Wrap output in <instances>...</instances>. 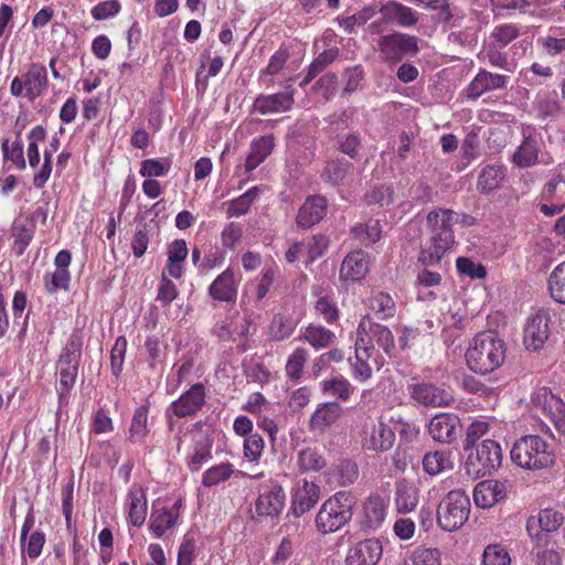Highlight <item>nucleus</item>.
<instances>
[{
    "label": "nucleus",
    "instance_id": "1",
    "mask_svg": "<svg viewBox=\"0 0 565 565\" xmlns=\"http://www.w3.org/2000/svg\"><path fill=\"white\" fill-rule=\"evenodd\" d=\"M505 352V343L497 333L483 331L469 341L465 359L469 370L478 374H488L503 364Z\"/></svg>",
    "mask_w": 565,
    "mask_h": 565
},
{
    "label": "nucleus",
    "instance_id": "2",
    "mask_svg": "<svg viewBox=\"0 0 565 565\" xmlns=\"http://www.w3.org/2000/svg\"><path fill=\"white\" fill-rule=\"evenodd\" d=\"M455 212L448 209L433 211L427 216L433 236L422 248L419 262L424 265H435L440 262L455 243L451 230Z\"/></svg>",
    "mask_w": 565,
    "mask_h": 565
},
{
    "label": "nucleus",
    "instance_id": "3",
    "mask_svg": "<svg viewBox=\"0 0 565 565\" xmlns=\"http://www.w3.org/2000/svg\"><path fill=\"white\" fill-rule=\"evenodd\" d=\"M214 427L206 422L189 426L181 435L175 436L178 450L185 448V460L190 470L198 471L212 458Z\"/></svg>",
    "mask_w": 565,
    "mask_h": 565
},
{
    "label": "nucleus",
    "instance_id": "4",
    "mask_svg": "<svg viewBox=\"0 0 565 565\" xmlns=\"http://www.w3.org/2000/svg\"><path fill=\"white\" fill-rule=\"evenodd\" d=\"M511 459L520 468L535 471L553 467L556 456L545 439L537 435H525L515 440Z\"/></svg>",
    "mask_w": 565,
    "mask_h": 565
},
{
    "label": "nucleus",
    "instance_id": "5",
    "mask_svg": "<svg viewBox=\"0 0 565 565\" xmlns=\"http://www.w3.org/2000/svg\"><path fill=\"white\" fill-rule=\"evenodd\" d=\"M355 498L350 491H338L328 498L316 515V529L321 534H330L342 529L353 515Z\"/></svg>",
    "mask_w": 565,
    "mask_h": 565
},
{
    "label": "nucleus",
    "instance_id": "6",
    "mask_svg": "<svg viewBox=\"0 0 565 565\" xmlns=\"http://www.w3.org/2000/svg\"><path fill=\"white\" fill-rule=\"evenodd\" d=\"M470 499L462 490L449 491L437 507V523L447 532L459 530L469 519Z\"/></svg>",
    "mask_w": 565,
    "mask_h": 565
},
{
    "label": "nucleus",
    "instance_id": "7",
    "mask_svg": "<svg viewBox=\"0 0 565 565\" xmlns=\"http://www.w3.org/2000/svg\"><path fill=\"white\" fill-rule=\"evenodd\" d=\"M502 461V450L499 443L484 439L475 446L466 460V472L475 478H482L497 470Z\"/></svg>",
    "mask_w": 565,
    "mask_h": 565
},
{
    "label": "nucleus",
    "instance_id": "8",
    "mask_svg": "<svg viewBox=\"0 0 565 565\" xmlns=\"http://www.w3.org/2000/svg\"><path fill=\"white\" fill-rule=\"evenodd\" d=\"M205 403V388L202 384H193L178 399L173 401L166 411L169 428L174 429V417L182 418L195 415Z\"/></svg>",
    "mask_w": 565,
    "mask_h": 565
},
{
    "label": "nucleus",
    "instance_id": "9",
    "mask_svg": "<svg viewBox=\"0 0 565 565\" xmlns=\"http://www.w3.org/2000/svg\"><path fill=\"white\" fill-rule=\"evenodd\" d=\"M356 338H362L365 345L372 348V353L374 351V344L381 348L390 358L394 356L396 353L392 331L385 326L373 322L369 316L361 319L356 330Z\"/></svg>",
    "mask_w": 565,
    "mask_h": 565
},
{
    "label": "nucleus",
    "instance_id": "10",
    "mask_svg": "<svg viewBox=\"0 0 565 565\" xmlns=\"http://www.w3.org/2000/svg\"><path fill=\"white\" fill-rule=\"evenodd\" d=\"M47 85V74L43 65L32 64L23 77H14L10 93L14 97L26 96L33 100L40 97Z\"/></svg>",
    "mask_w": 565,
    "mask_h": 565
},
{
    "label": "nucleus",
    "instance_id": "11",
    "mask_svg": "<svg viewBox=\"0 0 565 565\" xmlns=\"http://www.w3.org/2000/svg\"><path fill=\"white\" fill-rule=\"evenodd\" d=\"M532 403L551 418L559 434L565 435V404L558 396L547 387H540L533 393Z\"/></svg>",
    "mask_w": 565,
    "mask_h": 565
},
{
    "label": "nucleus",
    "instance_id": "12",
    "mask_svg": "<svg viewBox=\"0 0 565 565\" xmlns=\"http://www.w3.org/2000/svg\"><path fill=\"white\" fill-rule=\"evenodd\" d=\"M550 317L544 311L531 313L523 327V344L527 351H539L548 339Z\"/></svg>",
    "mask_w": 565,
    "mask_h": 565
},
{
    "label": "nucleus",
    "instance_id": "13",
    "mask_svg": "<svg viewBox=\"0 0 565 565\" xmlns=\"http://www.w3.org/2000/svg\"><path fill=\"white\" fill-rule=\"evenodd\" d=\"M286 493L277 482L262 487L255 501V512L262 518L278 516L285 508Z\"/></svg>",
    "mask_w": 565,
    "mask_h": 565
},
{
    "label": "nucleus",
    "instance_id": "14",
    "mask_svg": "<svg viewBox=\"0 0 565 565\" xmlns=\"http://www.w3.org/2000/svg\"><path fill=\"white\" fill-rule=\"evenodd\" d=\"M319 499V486L307 479H301L291 489L289 512L299 518L310 511Z\"/></svg>",
    "mask_w": 565,
    "mask_h": 565
},
{
    "label": "nucleus",
    "instance_id": "15",
    "mask_svg": "<svg viewBox=\"0 0 565 565\" xmlns=\"http://www.w3.org/2000/svg\"><path fill=\"white\" fill-rule=\"evenodd\" d=\"M183 505L182 499H178L171 507L153 504L149 519V530L157 539L162 537L177 525Z\"/></svg>",
    "mask_w": 565,
    "mask_h": 565
},
{
    "label": "nucleus",
    "instance_id": "16",
    "mask_svg": "<svg viewBox=\"0 0 565 565\" xmlns=\"http://www.w3.org/2000/svg\"><path fill=\"white\" fill-rule=\"evenodd\" d=\"M395 440L392 428L382 420L365 422L362 434V445L372 451H386Z\"/></svg>",
    "mask_w": 565,
    "mask_h": 565
},
{
    "label": "nucleus",
    "instance_id": "17",
    "mask_svg": "<svg viewBox=\"0 0 565 565\" xmlns=\"http://www.w3.org/2000/svg\"><path fill=\"white\" fill-rule=\"evenodd\" d=\"M379 46L382 57L390 62H397L405 55L418 51L416 38L402 33L383 36Z\"/></svg>",
    "mask_w": 565,
    "mask_h": 565
},
{
    "label": "nucleus",
    "instance_id": "18",
    "mask_svg": "<svg viewBox=\"0 0 565 565\" xmlns=\"http://www.w3.org/2000/svg\"><path fill=\"white\" fill-rule=\"evenodd\" d=\"M382 554L383 545L379 539H365L349 547L345 565H376Z\"/></svg>",
    "mask_w": 565,
    "mask_h": 565
},
{
    "label": "nucleus",
    "instance_id": "19",
    "mask_svg": "<svg viewBox=\"0 0 565 565\" xmlns=\"http://www.w3.org/2000/svg\"><path fill=\"white\" fill-rule=\"evenodd\" d=\"M388 509V499L380 494L370 495L362 505L361 526L365 531H376L384 523Z\"/></svg>",
    "mask_w": 565,
    "mask_h": 565
},
{
    "label": "nucleus",
    "instance_id": "20",
    "mask_svg": "<svg viewBox=\"0 0 565 565\" xmlns=\"http://www.w3.org/2000/svg\"><path fill=\"white\" fill-rule=\"evenodd\" d=\"M412 398L424 406L445 407L454 402L450 392L430 383H417L411 387Z\"/></svg>",
    "mask_w": 565,
    "mask_h": 565
},
{
    "label": "nucleus",
    "instance_id": "21",
    "mask_svg": "<svg viewBox=\"0 0 565 565\" xmlns=\"http://www.w3.org/2000/svg\"><path fill=\"white\" fill-rule=\"evenodd\" d=\"M460 422L458 416L449 413H440L435 415L428 424V434L438 441L450 444L459 433Z\"/></svg>",
    "mask_w": 565,
    "mask_h": 565
},
{
    "label": "nucleus",
    "instance_id": "22",
    "mask_svg": "<svg viewBox=\"0 0 565 565\" xmlns=\"http://www.w3.org/2000/svg\"><path fill=\"white\" fill-rule=\"evenodd\" d=\"M239 280L234 271L227 268L210 285V297L215 301L234 302L237 298Z\"/></svg>",
    "mask_w": 565,
    "mask_h": 565
},
{
    "label": "nucleus",
    "instance_id": "23",
    "mask_svg": "<svg viewBox=\"0 0 565 565\" xmlns=\"http://www.w3.org/2000/svg\"><path fill=\"white\" fill-rule=\"evenodd\" d=\"M370 271V260L362 250H355L348 254L340 267V279L343 281H360L366 277Z\"/></svg>",
    "mask_w": 565,
    "mask_h": 565
},
{
    "label": "nucleus",
    "instance_id": "24",
    "mask_svg": "<svg viewBox=\"0 0 565 565\" xmlns=\"http://www.w3.org/2000/svg\"><path fill=\"white\" fill-rule=\"evenodd\" d=\"M541 149V140L536 137L529 136L524 138L522 143L518 147L515 152L512 154V162L520 168L532 167L536 163L548 164L551 162L550 157L540 159L539 153Z\"/></svg>",
    "mask_w": 565,
    "mask_h": 565
},
{
    "label": "nucleus",
    "instance_id": "25",
    "mask_svg": "<svg viewBox=\"0 0 565 565\" xmlns=\"http://www.w3.org/2000/svg\"><path fill=\"white\" fill-rule=\"evenodd\" d=\"M294 105V92H285L260 95L255 99L254 107L262 115L285 113L291 109Z\"/></svg>",
    "mask_w": 565,
    "mask_h": 565
},
{
    "label": "nucleus",
    "instance_id": "26",
    "mask_svg": "<svg viewBox=\"0 0 565 565\" xmlns=\"http://www.w3.org/2000/svg\"><path fill=\"white\" fill-rule=\"evenodd\" d=\"M507 495V486L498 480H486L478 483L473 491V499L477 507L487 509Z\"/></svg>",
    "mask_w": 565,
    "mask_h": 565
},
{
    "label": "nucleus",
    "instance_id": "27",
    "mask_svg": "<svg viewBox=\"0 0 565 565\" xmlns=\"http://www.w3.org/2000/svg\"><path fill=\"white\" fill-rule=\"evenodd\" d=\"M343 409L335 402H326L317 406L310 417L309 427L312 431H326L342 416Z\"/></svg>",
    "mask_w": 565,
    "mask_h": 565
},
{
    "label": "nucleus",
    "instance_id": "28",
    "mask_svg": "<svg viewBox=\"0 0 565 565\" xmlns=\"http://www.w3.org/2000/svg\"><path fill=\"white\" fill-rule=\"evenodd\" d=\"M507 84V76L480 71L469 84L467 94L469 98L476 99L487 92L502 89Z\"/></svg>",
    "mask_w": 565,
    "mask_h": 565
},
{
    "label": "nucleus",
    "instance_id": "29",
    "mask_svg": "<svg viewBox=\"0 0 565 565\" xmlns=\"http://www.w3.org/2000/svg\"><path fill=\"white\" fill-rule=\"evenodd\" d=\"M274 279V269L270 267L264 269L256 281L246 287L242 297V306L256 307L268 294Z\"/></svg>",
    "mask_w": 565,
    "mask_h": 565
},
{
    "label": "nucleus",
    "instance_id": "30",
    "mask_svg": "<svg viewBox=\"0 0 565 565\" xmlns=\"http://www.w3.org/2000/svg\"><path fill=\"white\" fill-rule=\"evenodd\" d=\"M326 210L327 201L323 196H309L299 210L297 224L302 227H310L323 218Z\"/></svg>",
    "mask_w": 565,
    "mask_h": 565
},
{
    "label": "nucleus",
    "instance_id": "31",
    "mask_svg": "<svg viewBox=\"0 0 565 565\" xmlns=\"http://www.w3.org/2000/svg\"><path fill=\"white\" fill-rule=\"evenodd\" d=\"M323 451L317 447H305L297 451L296 466L301 473L319 472L327 467Z\"/></svg>",
    "mask_w": 565,
    "mask_h": 565
},
{
    "label": "nucleus",
    "instance_id": "32",
    "mask_svg": "<svg viewBox=\"0 0 565 565\" xmlns=\"http://www.w3.org/2000/svg\"><path fill=\"white\" fill-rule=\"evenodd\" d=\"M418 501L419 489L414 482L403 479L396 483L395 507L398 513L412 512L417 507Z\"/></svg>",
    "mask_w": 565,
    "mask_h": 565
},
{
    "label": "nucleus",
    "instance_id": "33",
    "mask_svg": "<svg viewBox=\"0 0 565 565\" xmlns=\"http://www.w3.org/2000/svg\"><path fill=\"white\" fill-rule=\"evenodd\" d=\"M362 338L355 340V356L350 360L353 377L360 382H365L372 376V367L369 359L372 356L371 347L365 345Z\"/></svg>",
    "mask_w": 565,
    "mask_h": 565
},
{
    "label": "nucleus",
    "instance_id": "34",
    "mask_svg": "<svg viewBox=\"0 0 565 565\" xmlns=\"http://www.w3.org/2000/svg\"><path fill=\"white\" fill-rule=\"evenodd\" d=\"M129 521L135 526H141L147 516V500L142 488L132 484L127 495Z\"/></svg>",
    "mask_w": 565,
    "mask_h": 565
},
{
    "label": "nucleus",
    "instance_id": "35",
    "mask_svg": "<svg viewBox=\"0 0 565 565\" xmlns=\"http://www.w3.org/2000/svg\"><path fill=\"white\" fill-rule=\"evenodd\" d=\"M275 142L273 136H262L250 143L245 161L246 171L255 170L271 153Z\"/></svg>",
    "mask_w": 565,
    "mask_h": 565
},
{
    "label": "nucleus",
    "instance_id": "36",
    "mask_svg": "<svg viewBox=\"0 0 565 565\" xmlns=\"http://www.w3.org/2000/svg\"><path fill=\"white\" fill-rule=\"evenodd\" d=\"M359 478V467L351 460H343L328 473L327 482L334 487H348Z\"/></svg>",
    "mask_w": 565,
    "mask_h": 565
},
{
    "label": "nucleus",
    "instance_id": "37",
    "mask_svg": "<svg viewBox=\"0 0 565 565\" xmlns=\"http://www.w3.org/2000/svg\"><path fill=\"white\" fill-rule=\"evenodd\" d=\"M381 13L387 21L396 22L405 28L417 22V14L412 8L395 1H391L383 6Z\"/></svg>",
    "mask_w": 565,
    "mask_h": 565
},
{
    "label": "nucleus",
    "instance_id": "38",
    "mask_svg": "<svg viewBox=\"0 0 565 565\" xmlns=\"http://www.w3.org/2000/svg\"><path fill=\"white\" fill-rule=\"evenodd\" d=\"M56 373L58 375L56 393L58 396V406L62 407L67 405L70 402V393L76 382L78 367L56 364Z\"/></svg>",
    "mask_w": 565,
    "mask_h": 565
},
{
    "label": "nucleus",
    "instance_id": "39",
    "mask_svg": "<svg viewBox=\"0 0 565 565\" xmlns=\"http://www.w3.org/2000/svg\"><path fill=\"white\" fill-rule=\"evenodd\" d=\"M423 468L429 476H437L454 468L450 451L436 450L427 452L423 458Z\"/></svg>",
    "mask_w": 565,
    "mask_h": 565
},
{
    "label": "nucleus",
    "instance_id": "40",
    "mask_svg": "<svg viewBox=\"0 0 565 565\" xmlns=\"http://www.w3.org/2000/svg\"><path fill=\"white\" fill-rule=\"evenodd\" d=\"M563 515L553 510L544 509L537 516H532L527 520V531L532 534L535 526H539L543 532L551 533L556 531L563 523Z\"/></svg>",
    "mask_w": 565,
    "mask_h": 565
},
{
    "label": "nucleus",
    "instance_id": "41",
    "mask_svg": "<svg viewBox=\"0 0 565 565\" xmlns=\"http://www.w3.org/2000/svg\"><path fill=\"white\" fill-rule=\"evenodd\" d=\"M300 338L319 350L331 345L335 340V334L322 326L309 324L301 330Z\"/></svg>",
    "mask_w": 565,
    "mask_h": 565
},
{
    "label": "nucleus",
    "instance_id": "42",
    "mask_svg": "<svg viewBox=\"0 0 565 565\" xmlns=\"http://www.w3.org/2000/svg\"><path fill=\"white\" fill-rule=\"evenodd\" d=\"M369 309L380 320L394 317L396 306L393 298L383 291H375L369 299Z\"/></svg>",
    "mask_w": 565,
    "mask_h": 565
},
{
    "label": "nucleus",
    "instance_id": "43",
    "mask_svg": "<svg viewBox=\"0 0 565 565\" xmlns=\"http://www.w3.org/2000/svg\"><path fill=\"white\" fill-rule=\"evenodd\" d=\"M46 137V129L38 125L33 127L28 134H26V162L32 169H36L40 166V143H42L45 140Z\"/></svg>",
    "mask_w": 565,
    "mask_h": 565
},
{
    "label": "nucleus",
    "instance_id": "44",
    "mask_svg": "<svg viewBox=\"0 0 565 565\" xmlns=\"http://www.w3.org/2000/svg\"><path fill=\"white\" fill-rule=\"evenodd\" d=\"M320 388L323 394L341 401H348L354 392L351 383L341 375L321 381Z\"/></svg>",
    "mask_w": 565,
    "mask_h": 565
},
{
    "label": "nucleus",
    "instance_id": "45",
    "mask_svg": "<svg viewBox=\"0 0 565 565\" xmlns=\"http://www.w3.org/2000/svg\"><path fill=\"white\" fill-rule=\"evenodd\" d=\"M148 412L145 405L136 408L129 427V440L134 444H141L148 436Z\"/></svg>",
    "mask_w": 565,
    "mask_h": 565
},
{
    "label": "nucleus",
    "instance_id": "46",
    "mask_svg": "<svg viewBox=\"0 0 565 565\" xmlns=\"http://www.w3.org/2000/svg\"><path fill=\"white\" fill-rule=\"evenodd\" d=\"M504 177L505 171L502 166H488L479 174L477 188L481 192H491L501 185Z\"/></svg>",
    "mask_w": 565,
    "mask_h": 565
},
{
    "label": "nucleus",
    "instance_id": "47",
    "mask_svg": "<svg viewBox=\"0 0 565 565\" xmlns=\"http://www.w3.org/2000/svg\"><path fill=\"white\" fill-rule=\"evenodd\" d=\"M258 194L259 189L257 186H254L246 191L241 196H238L237 199L224 203L225 205H227V217L231 218L245 215L249 211L250 205L254 203Z\"/></svg>",
    "mask_w": 565,
    "mask_h": 565
},
{
    "label": "nucleus",
    "instance_id": "48",
    "mask_svg": "<svg viewBox=\"0 0 565 565\" xmlns=\"http://www.w3.org/2000/svg\"><path fill=\"white\" fill-rule=\"evenodd\" d=\"M547 289L556 302L565 303V260L551 271L547 279Z\"/></svg>",
    "mask_w": 565,
    "mask_h": 565
},
{
    "label": "nucleus",
    "instance_id": "49",
    "mask_svg": "<svg viewBox=\"0 0 565 565\" xmlns=\"http://www.w3.org/2000/svg\"><path fill=\"white\" fill-rule=\"evenodd\" d=\"M235 470L230 462H222L206 469L202 476V484L206 488L215 487L227 481Z\"/></svg>",
    "mask_w": 565,
    "mask_h": 565
},
{
    "label": "nucleus",
    "instance_id": "50",
    "mask_svg": "<svg viewBox=\"0 0 565 565\" xmlns=\"http://www.w3.org/2000/svg\"><path fill=\"white\" fill-rule=\"evenodd\" d=\"M1 151L4 161H11L18 169L26 168V160L23 153V142L20 138L10 142L9 139L1 140Z\"/></svg>",
    "mask_w": 565,
    "mask_h": 565
},
{
    "label": "nucleus",
    "instance_id": "51",
    "mask_svg": "<svg viewBox=\"0 0 565 565\" xmlns=\"http://www.w3.org/2000/svg\"><path fill=\"white\" fill-rule=\"evenodd\" d=\"M82 356V341L76 335H71L63 348L56 364L78 367Z\"/></svg>",
    "mask_w": 565,
    "mask_h": 565
},
{
    "label": "nucleus",
    "instance_id": "52",
    "mask_svg": "<svg viewBox=\"0 0 565 565\" xmlns=\"http://www.w3.org/2000/svg\"><path fill=\"white\" fill-rule=\"evenodd\" d=\"M352 233L362 244L369 246L380 241L382 230L379 220H369L355 225Z\"/></svg>",
    "mask_w": 565,
    "mask_h": 565
},
{
    "label": "nucleus",
    "instance_id": "53",
    "mask_svg": "<svg viewBox=\"0 0 565 565\" xmlns=\"http://www.w3.org/2000/svg\"><path fill=\"white\" fill-rule=\"evenodd\" d=\"M441 553L438 548L419 546L415 548L405 565H440Z\"/></svg>",
    "mask_w": 565,
    "mask_h": 565
},
{
    "label": "nucleus",
    "instance_id": "54",
    "mask_svg": "<svg viewBox=\"0 0 565 565\" xmlns=\"http://www.w3.org/2000/svg\"><path fill=\"white\" fill-rule=\"evenodd\" d=\"M542 201H555L565 204V179L561 174L553 175L543 186Z\"/></svg>",
    "mask_w": 565,
    "mask_h": 565
},
{
    "label": "nucleus",
    "instance_id": "55",
    "mask_svg": "<svg viewBox=\"0 0 565 565\" xmlns=\"http://www.w3.org/2000/svg\"><path fill=\"white\" fill-rule=\"evenodd\" d=\"M171 168L169 159H146L140 163L139 173L146 179L164 177Z\"/></svg>",
    "mask_w": 565,
    "mask_h": 565
},
{
    "label": "nucleus",
    "instance_id": "56",
    "mask_svg": "<svg viewBox=\"0 0 565 565\" xmlns=\"http://www.w3.org/2000/svg\"><path fill=\"white\" fill-rule=\"evenodd\" d=\"M308 351L303 348H297L287 359L286 374L290 380L298 381L302 375V370L308 361Z\"/></svg>",
    "mask_w": 565,
    "mask_h": 565
},
{
    "label": "nucleus",
    "instance_id": "57",
    "mask_svg": "<svg viewBox=\"0 0 565 565\" xmlns=\"http://www.w3.org/2000/svg\"><path fill=\"white\" fill-rule=\"evenodd\" d=\"M296 328L295 322L281 315L273 318L269 326V335L273 340L281 341L290 337Z\"/></svg>",
    "mask_w": 565,
    "mask_h": 565
},
{
    "label": "nucleus",
    "instance_id": "58",
    "mask_svg": "<svg viewBox=\"0 0 565 565\" xmlns=\"http://www.w3.org/2000/svg\"><path fill=\"white\" fill-rule=\"evenodd\" d=\"M71 274L68 270L56 269L52 274L44 276V287L49 294H55L57 290H67L70 288Z\"/></svg>",
    "mask_w": 565,
    "mask_h": 565
},
{
    "label": "nucleus",
    "instance_id": "59",
    "mask_svg": "<svg viewBox=\"0 0 565 565\" xmlns=\"http://www.w3.org/2000/svg\"><path fill=\"white\" fill-rule=\"evenodd\" d=\"M483 565H511V557L507 548L500 544L487 546L482 555Z\"/></svg>",
    "mask_w": 565,
    "mask_h": 565
},
{
    "label": "nucleus",
    "instance_id": "60",
    "mask_svg": "<svg viewBox=\"0 0 565 565\" xmlns=\"http://www.w3.org/2000/svg\"><path fill=\"white\" fill-rule=\"evenodd\" d=\"M193 369L191 360H184L173 365L172 373L168 379L167 388L174 392L183 381L188 379Z\"/></svg>",
    "mask_w": 565,
    "mask_h": 565
},
{
    "label": "nucleus",
    "instance_id": "61",
    "mask_svg": "<svg viewBox=\"0 0 565 565\" xmlns=\"http://www.w3.org/2000/svg\"><path fill=\"white\" fill-rule=\"evenodd\" d=\"M456 267L459 275L471 279H482L487 275L486 268L480 263H476L467 257L457 258Z\"/></svg>",
    "mask_w": 565,
    "mask_h": 565
},
{
    "label": "nucleus",
    "instance_id": "62",
    "mask_svg": "<svg viewBox=\"0 0 565 565\" xmlns=\"http://www.w3.org/2000/svg\"><path fill=\"white\" fill-rule=\"evenodd\" d=\"M369 205L387 206L393 203V190L386 185L373 186L365 194Z\"/></svg>",
    "mask_w": 565,
    "mask_h": 565
},
{
    "label": "nucleus",
    "instance_id": "63",
    "mask_svg": "<svg viewBox=\"0 0 565 565\" xmlns=\"http://www.w3.org/2000/svg\"><path fill=\"white\" fill-rule=\"evenodd\" d=\"M196 557L195 540L189 534L184 535L178 551L177 565H192Z\"/></svg>",
    "mask_w": 565,
    "mask_h": 565
},
{
    "label": "nucleus",
    "instance_id": "64",
    "mask_svg": "<svg viewBox=\"0 0 565 565\" xmlns=\"http://www.w3.org/2000/svg\"><path fill=\"white\" fill-rule=\"evenodd\" d=\"M490 424L484 418L475 419L467 429L465 449L475 446L476 441L483 437L489 430Z\"/></svg>",
    "mask_w": 565,
    "mask_h": 565
}]
</instances>
